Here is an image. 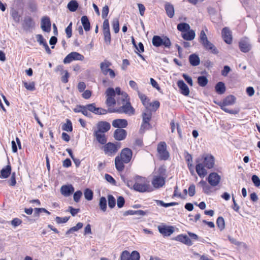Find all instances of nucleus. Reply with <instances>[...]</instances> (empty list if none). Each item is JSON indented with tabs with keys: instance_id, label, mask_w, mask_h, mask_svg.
<instances>
[{
	"instance_id": "1",
	"label": "nucleus",
	"mask_w": 260,
	"mask_h": 260,
	"mask_svg": "<svg viewBox=\"0 0 260 260\" xmlns=\"http://www.w3.org/2000/svg\"><path fill=\"white\" fill-rule=\"evenodd\" d=\"M196 161L197 163L196 172L199 177L203 178L207 174V171L205 168L210 169L214 167L215 158L211 154H205L202 155L201 159L198 158Z\"/></svg>"
},
{
	"instance_id": "2",
	"label": "nucleus",
	"mask_w": 260,
	"mask_h": 260,
	"mask_svg": "<svg viewBox=\"0 0 260 260\" xmlns=\"http://www.w3.org/2000/svg\"><path fill=\"white\" fill-rule=\"evenodd\" d=\"M126 184L128 187L140 192L152 190L149 181L146 178L139 175L136 176L133 180H127Z\"/></svg>"
},
{
	"instance_id": "3",
	"label": "nucleus",
	"mask_w": 260,
	"mask_h": 260,
	"mask_svg": "<svg viewBox=\"0 0 260 260\" xmlns=\"http://www.w3.org/2000/svg\"><path fill=\"white\" fill-rule=\"evenodd\" d=\"M133 152L128 148L122 149L119 155L115 158V165L116 169L119 172L122 171L124 169V164H128L132 159Z\"/></svg>"
},
{
	"instance_id": "4",
	"label": "nucleus",
	"mask_w": 260,
	"mask_h": 260,
	"mask_svg": "<svg viewBox=\"0 0 260 260\" xmlns=\"http://www.w3.org/2000/svg\"><path fill=\"white\" fill-rule=\"evenodd\" d=\"M138 96L143 105L145 107L147 111H156L160 106V103L158 101L150 102V99L144 94L138 91Z\"/></svg>"
},
{
	"instance_id": "5",
	"label": "nucleus",
	"mask_w": 260,
	"mask_h": 260,
	"mask_svg": "<svg viewBox=\"0 0 260 260\" xmlns=\"http://www.w3.org/2000/svg\"><path fill=\"white\" fill-rule=\"evenodd\" d=\"M110 113H124L128 115V116H132L135 114V110L132 106L131 103L129 101L126 102L125 103H122V105L117 109H109Z\"/></svg>"
},
{
	"instance_id": "6",
	"label": "nucleus",
	"mask_w": 260,
	"mask_h": 260,
	"mask_svg": "<svg viewBox=\"0 0 260 260\" xmlns=\"http://www.w3.org/2000/svg\"><path fill=\"white\" fill-rule=\"evenodd\" d=\"M112 64V62L109 60L104 59L100 63V67L102 73L104 76L109 75L110 78L113 79L115 78L116 75L115 71L110 68Z\"/></svg>"
},
{
	"instance_id": "7",
	"label": "nucleus",
	"mask_w": 260,
	"mask_h": 260,
	"mask_svg": "<svg viewBox=\"0 0 260 260\" xmlns=\"http://www.w3.org/2000/svg\"><path fill=\"white\" fill-rule=\"evenodd\" d=\"M120 148V143L108 142L102 147V149L106 155L113 156L116 154Z\"/></svg>"
},
{
	"instance_id": "8",
	"label": "nucleus",
	"mask_w": 260,
	"mask_h": 260,
	"mask_svg": "<svg viewBox=\"0 0 260 260\" xmlns=\"http://www.w3.org/2000/svg\"><path fill=\"white\" fill-rule=\"evenodd\" d=\"M153 174V186L156 188L162 186V167H160L157 170H155Z\"/></svg>"
},
{
	"instance_id": "9",
	"label": "nucleus",
	"mask_w": 260,
	"mask_h": 260,
	"mask_svg": "<svg viewBox=\"0 0 260 260\" xmlns=\"http://www.w3.org/2000/svg\"><path fill=\"white\" fill-rule=\"evenodd\" d=\"M106 104L108 107L114 106L116 104L115 99V92L113 88L109 87L106 91Z\"/></svg>"
},
{
	"instance_id": "10",
	"label": "nucleus",
	"mask_w": 260,
	"mask_h": 260,
	"mask_svg": "<svg viewBox=\"0 0 260 260\" xmlns=\"http://www.w3.org/2000/svg\"><path fill=\"white\" fill-rule=\"evenodd\" d=\"M102 30L104 37L105 42L107 44L109 45L111 43V37L108 19L104 20L103 23Z\"/></svg>"
},
{
	"instance_id": "11",
	"label": "nucleus",
	"mask_w": 260,
	"mask_h": 260,
	"mask_svg": "<svg viewBox=\"0 0 260 260\" xmlns=\"http://www.w3.org/2000/svg\"><path fill=\"white\" fill-rule=\"evenodd\" d=\"M84 57L81 54L77 52H72L68 54L63 59V63L65 64L70 63L73 60L82 61Z\"/></svg>"
},
{
	"instance_id": "12",
	"label": "nucleus",
	"mask_w": 260,
	"mask_h": 260,
	"mask_svg": "<svg viewBox=\"0 0 260 260\" xmlns=\"http://www.w3.org/2000/svg\"><path fill=\"white\" fill-rule=\"evenodd\" d=\"M239 47L241 51L246 53L250 50L251 45L249 40L247 38H243L240 40Z\"/></svg>"
},
{
	"instance_id": "13",
	"label": "nucleus",
	"mask_w": 260,
	"mask_h": 260,
	"mask_svg": "<svg viewBox=\"0 0 260 260\" xmlns=\"http://www.w3.org/2000/svg\"><path fill=\"white\" fill-rule=\"evenodd\" d=\"M221 177L216 172H213L209 174L207 180L212 186H217L220 182Z\"/></svg>"
},
{
	"instance_id": "14",
	"label": "nucleus",
	"mask_w": 260,
	"mask_h": 260,
	"mask_svg": "<svg viewBox=\"0 0 260 260\" xmlns=\"http://www.w3.org/2000/svg\"><path fill=\"white\" fill-rule=\"evenodd\" d=\"M111 128L110 124L107 122L101 121L97 123V130L95 132L105 133L108 132Z\"/></svg>"
},
{
	"instance_id": "15",
	"label": "nucleus",
	"mask_w": 260,
	"mask_h": 260,
	"mask_svg": "<svg viewBox=\"0 0 260 260\" xmlns=\"http://www.w3.org/2000/svg\"><path fill=\"white\" fill-rule=\"evenodd\" d=\"M51 21L48 17H43L41 19V27L42 29L47 32L51 30Z\"/></svg>"
},
{
	"instance_id": "16",
	"label": "nucleus",
	"mask_w": 260,
	"mask_h": 260,
	"mask_svg": "<svg viewBox=\"0 0 260 260\" xmlns=\"http://www.w3.org/2000/svg\"><path fill=\"white\" fill-rule=\"evenodd\" d=\"M127 135L126 131L122 128H117L115 130L113 137L118 141H121L125 139Z\"/></svg>"
},
{
	"instance_id": "17",
	"label": "nucleus",
	"mask_w": 260,
	"mask_h": 260,
	"mask_svg": "<svg viewBox=\"0 0 260 260\" xmlns=\"http://www.w3.org/2000/svg\"><path fill=\"white\" fill-rule=\"evenodd\" d=\"M173 240L180 242L187 246H191L193 244L190 238L185 235L180 234L173 238Z\"/></svg>"
},
{
	"instance_id": "18",
	"label": "nucleus",
	"mask_w": 260,
	"mask_h": 260,
	"mask_svg": "<svg viewBox=\"0 0 260 260\" xmlns=\"http://www.w3.org/2000/svg\"><path fill=\"white\" fill-rule=\"evenodd\" d=\"M221 34L224 42L228 44H231L232 42V36L231 30L228 27H224L222 30Z\"/></svg>"
},
{
	"instance_id": "19",
	"label": "nucleus",
	"mask_w": 260,
	"mask_h": 260,
	"mask_svg": "<svg viewBox=\"0 0 260 260\" xmlns=\"http://www.w3.org/2000/svg\"><path fill=\"white\" fill-rule=\"evenodd\" d=\"M112 126L115 128H122L127 127V121L124 119H116L113 120Z\"/></svg>"
},
{
	"instance_id": "20",
	"label": "nucleus",
	"mask_w": 260,
	"mask_h": 260,
	"mask_svg": "<svg viewBox=\"0 0 260 260\" xmlns=\"http://www.w3.org/2000/svg\"><path fill=\"white\" fill-rule=\"evenodd\" d=\"M177 86L179 88L180 93L185 95L187 96L189 94V89L187 85L183 80H179L177 83Z\"/></svg>"
},
{
	"instance_id": "21",
	"label": "nucleus",
	"mask_w": 260,
	"mask_h": 260,
	"mask_svg": "<svg viewBox=\"0 0 260 260\" xmlns=\"http://www.w3.org/2000/svg\"><path fill=\"white\" fill-rule=\"evenodd\" d=\"M74 188L72 185H64L60 188V192L64 197H69L73 193Z\"/></svg>"
},
{
	"instance_id": "22",
	"label": "nucleus",
	"mask_w": 260,
	"mask_h": 260,
	"mask_svg": "<svg viewBox=\"0 0 260 260\" xmlns=\"http://www.w3.org/2000/svg\"><path fill=\"white\" fill-rule=\"evenodd\" d=\"M35 23L33 19L30 16L25 17L22 23V26L24 29H28L34 27Z\"/></svg>"
},
{
	"instance_id": "23",
	"label": "nucleus",
	"mask_w": 260,
	"mask_h": 260,
	"mask_svg": "<svg viewBox=\"0 0 260 260\" xmlns=\"http://www.w3.org/2000/svg\"><path fill=\"white\" fill-rule=\"evenodd\" d=\"M202 45L206 50L210 51L213 54H217L218 53V51L216 47L209 40L204 42Z\"/></svg>"
},
{
	"instance_id": "24",
	"label": "nucleus",
	"mask_w": 260,
	"mask_h": 260,
	"mask_svg": "<svg viewBox=\"0 0 260 260\" xmlns=\"http://www.w3.org/2000/svg\"><path fill=\"white\" fill-rule=\"evenodd\" d=\"M12 171L11 166L9 163L5 167L3 168L0 172V178H7L11 174Z\"/></svg>"
},
{
	"instance_id": "25",
	"label": "nucleus",
	"mask_w": 260,
	"mask_h": 260,
	"mask_svg": "<svg viewBox=\"0 0 260 260\" xmlns=\"http://www.w3.org/2000/svg\"><path fill=\"white\" fill-rule=\"evenodd\" d=\"M196 34L193 30L189 29L183 33H181V37L186 41H191L195 38Z\"/></svg>"
},
{
	"instance_id": "26",
	"label": "nucleus",
	"mask_w": 260,
	"mask_h": 260,
	"mask_svg": "<svg viewBox=\"0 0 260 260\" xmlns=\"http://www.w3.org/2000/svg\"><path fill=\"white\" fill-rule=\"evenodd\" d=\"M165 9L167 16L170 18H173L175 13L174 6L169 3H166L165 5Z\"/></svg>"
},
{
	"instance_id": "27",
	"label": "nucleus",
	"mask_w": 260,
	"mask_h": 260,
	"mask_svg": "<svg viewBox=\"0 0 260 260\" xmlns=\"http://www.w3.org/2000/svg\"><path fill=\"white\" fill-rule=\"evenodd\" d=\"M94 136L96 138V140L101 144H105L107 142V138L104 133L98 132H94Z\"/></svg>"
},
{
	"instance_id": "28",
	"label": "nucleus",
	"mask_w": 260,
	"mask_h": 260,
	"mask_svg": "<svg viewBox=\"0 0 260 260\" xmlns=\"http://www.w3.org/2000/svg\"><path fill=\"white\" fill-rule=\"evenodd\" d=\"M189 61L192 66H197L200 63V59L198 55L192 54L189 56Z\"/></svg>"
},
{
	"instance_id": "29",
	"label": "nucleus",
	"mask_w": 260,
	"mask_h": 260,
	"mask_svg": "<svg viewBox=\"0 0 260 260\" xmlns=\"http://www.w3.org/2000/svg\"><path fill=\"white\" fill-rule=\"evenodd\" d=\"M82 24L84 30L88 31L90 29V23L88 17L86 16H83L81 19Z\"/></svg>"
},
{
	"instance_id": "30",
	"label": "nucleus",
	"mask_w": 260,
	"mask_h": 260,
	"mask_svg": "<svg viewBox=\"0 0 260 260\" xmlns=\"http://www.w3.org/2000/svg\"><path fill=\"white\" fill-rule=\"evenodd\" d=\"M215 89L218 94H223L225 91V86L224 84L222 82H218L215 86Z\"/></svg>"
},
{
	"instance_id": "31",
	"label": "nucleus",
	"mask_w": 260,
	"mask_h": 260,
	"mask_svg": "<svg viewBox=\"0 0 260 260\" xmlns=\"http://www.w3.org/2000/svg\"><path fill=\"white\" fill-rule=\"evenodd\" d=\"M236 99V98L234 95H230L226 96L221 103L227 106L232 105L235 103Z\"/></svg>"
},
{
	"instance_id": "32",
	"label": "nucleus",
	"mask_w": 260,
	"mask_h": 260,
	"mask_svg": "<svg viewBox=\"0 0 260 260\" xmlns=\"http://www.w3.org/2000/svg\"><path fill=\"white\" fill-rule=\"evenodd\" d=\"M79 7V4L76 1H71L67 5L68 9L71 12H75Z\"/></svg>"
},
{
	"instance_id": "33",
	"label": "nucleus",
	"mask_w": 260,
	"mask_h": 260,
	"mask_svg": "<svg viewBox=\"0 0 260 260\" xmlns=\"http://www.w3.org/2000/svg\"><path fill=\"white\" fill-rule=\"evenodd\" d=\"M175 231V227L164 225V236H169Z\"/></svg>"
},
{
	"instance_id": "34",
	"label": "nucleus",
	"mask_w": 260,
	"mask_h": 260,
	"mask_svg": "<svg viewBox=\"0 0 260 260\" xmlns=\"http://www.w3.org/2000/svg\"><path fill=\"white\" fill-rule=\"evenodd\" d=\"M154 46L159 47L162 45V38L158 36H153L152 40Z\"/></svg>"
},
{
	"instance_id": "35",
	"label": "nucleus",
	"mask_w": 260,
	"mask_h": 260,
	"mask_svg": "<svg viewBox=\"0 0 260 260\" xmlns=\"http://www.w3.org/2000/svg\"><path fill=\"white\" fill-rule=\"evenodd\" d=\"M190 26L186 23H180L177 25V29L180 31L181 33H183L190 29Z\"/></svg>"
},
{
	"instance_id": "36",
	"label": "nucleus",
	"mask_w": 260,
	"mask_h": 260,
	"mask_svg": "<svg viewBox=\"0 0 260 260\" xmlns=\"http://www.w3.org/2000/svg\"><path fill=\"white\" fill-rule=\"evenodd\" d=\"M217 104L219 106H220V108L223 111H224V112H225L226 113L232 114H238V113L239 112L238 110H229V109H228L225 107L227 105L222 104L221 102H219Z\"/></svg>"
},
{
	"instance_id": "37",
	"label": "nucleus",
	"mask_w": 260,
	"mask_h": 260,
	"mask_svg": "<svg viewBox=\"0 0 260 260\" xmlns=\"http://www.w3.org/2000/svg\"><path fill=\"white\" fill-rule=\"evenodd\" d=\"M27 6L28 9L31 12H35L37 10V5L35 0H29Z\"/></svg>"
},
{
	"instance_id": "38",
	"label": "nucleus",
	"mask_w": 260,
	"mask_h": 260,
	"mask_svg": "<svg viewBox=\"0 0 260 260\" xmlns=\"http://www.w3.org/2000/svg\"><path fill=\"white\" fill-rule=\"evenodd\" d=\"M62 129L63 131L69 132H71L73 131L72 123L70 120L69 119L66 120V123L62 125Z\"/></svg>"
},
{
	"instance_id": "39",
	"label": "nucleus",
	"mask_w": 260,
	"mask_h": 260,
	"mask_svg": "<svg viewBox=\"0 0 260 260\" xmlns=\"http://www.w3.org/2000/svg\"><path fill=\"white\" fill-rule=\"evenodd\" d=\"M99 206L101 210L105 212L107 210V200L105 197H102L100 199Z\"/></svg>"
},
{
	"instance_id": "40",
	"label": "nucleus",
	"mask_w": 260,
	"mask_h": 260,
	"mask_svg": "<svg viewBox=\"0 0 260 260\" xmlns=\"http://www.w3.org/2000/svg\"><path fill=\"white\" fill-rule=\"evenodd\" d=\"M11 15L13 19V20L16 22L19 23L20 21L21 16L19 14V12L16 10H13L11 12Z\"/></svg>"
},
{
	"instance_id": "41",
	"label": "nucleus",
	"mask_w": 260,
	"mask_h": 260,
	"mask_svg": "<svg viewBox=\"0 0 260 260\" xmlns=\"http://www.w3.org/2000/svg\"><path fill=\"white\" fill-rule=\"evenodd\" d=\"M151 127V126L150 123L142 121V123L140 128V133L141 134L144 133L146 130L149 129Z\"/></svg>"
},
{
	"instance_id": "42",
	"label": "nucleus",
	"mask_w": 260,
	"mask_h": 260,
	"mask_svg": "<svg viewBox=\"0 0 260 260\" xmlns=\"http://www.w3.org/2000/svg\"><path fill=\"white\" fill-rule=\"evenodd\" d=\"M84 195L87 200L91 201L93 199V192L91 189L86 188L84 190Z\"/></svg>"
},
{
	"instance_id": "43",
	"label": "nucleus",
	"mask_w": 260,
	"mask_h": 260,
	"mask_svg": "<svg viewBox=\"0 0 260 260\" xmlns=\"http://www.w3.org/2000/svg\"><path fill=\"white\" fill-rule=\"evenodd\" d=\"M112 27L115 34H117L119 31V22L118 18L113 19L112 22Z\"/></svg>"
},
{
	"instance_id": "44",
	"label": "nucleus",
	"mask_w": 260,
	"mask_h": 260,
	"mask_svg": "<svg viewBox=\"0 0 260 260\" xmlns=\"http://www.w3.org/2000/svg\"><path fill=\"white\" fill-rule=\"evenodd\" d=\"M108 201V206L111 209L113 208L116 205V200L114 197L111 195L109 194L107 197Z\"/></svg>"
},
{
	"instance_id": "45",
	"label": "nucleus",
	"mask_w": 260,
	"mask_h": 260,
	"mask_svg": "<svg viewBox=\"0 0 260 260\" xmlns=\"http://www.w3.org/2000/svg\"><path fill=\"white\" fill-rule=\"evenodd\" d=\"M198 82L200 86L204 87L208 83V79L205 76H200L198 78Z\"/></svg>"
},
{
	"instance_id": "46",
	"label": "nucleus",
	"mask_w": 260,
	"mask_h": 260,
	"mask_svg": "<svg viewBox=\"0 0 260 260\" xmlns=\"http://www.w3.org/2000/svg\"><path fill=\"white\" fill-rule=\"evenodd\" d=\"M23 85L25 88L29 91H34L36 89L35 83L34 82H23Z\"/></svg>"
},
{
	"instance_id": "47",
	"label": "nucleus",
	"mask_w": 260,
	"mask_h": 260,
	"mask_svg": "<svg viewBox=\"0 0 260 260\" xmlns=\"http://www.w3.org/2000/svg\"><path fill=\"white\" fill-rule=\"evenodd\" d=\"M152 113L151 112L146 111L142 114L143 121L150 123L151 119Z\"/></svg>"
},
{
	"instance_id": "48",
	"label": "nucleus",
	"mask_w": 260,
	"mask_h": 260,
	"mask_svg": "<svg viewBox=\"0 0 260 260\" xmlns=\"http://www.w3.org/2000/svg\"><path fill=\"white\" fill-rule=\"evenodd\" d=\"M216 223L220 230H222L225 228V223L224 218L222 217H218L217 219Z\"/></svg>"
},
{
	"instance_id": "49",
	"label": "nucleus",
	"mask_w": 260,
	"mask_h": 260,
	"mask_svg": "<svg viewBox=\"0 0 260 260\" xmlns=\"http://www.w3.org/2000/svg\"><path fill=\"white\" fill-rule=\"evenodd\" d=\"M120 260H131L130 253L127 251H123L120 254Z\"/></svg>"
},
{
	"instance_id": "50",
	"label": "nucleus",
	"mask_w": 260,
	"mask_h": 260,
	"mask_svg": "<svg viewBox=\"0 0 260 260\" xmlns=\"http://www.w3.org/2000/svg\"><path fill=\"white\" fill-rule=\"evenodd\" d=\"M109 109H111L109 108L108 110H106L102 108H96L94 114L98 115H105L108 113H110Z\"/></svg>"
},
{
	"instance_id": "51",
	"label": "nucleus",
	"mask_w": 260,
	"mask_h": 260,
	"mask_svg": "<svg viewBox=\"0 0 260 260\" xmlns=\"http://www.w3.org/2000/svg\"><path fill=\"white\" fill-rule=\"evenodd\" d=\"M120 100L122 103H125L126 102L129 101V98L128 94L125 92H122L121 95L118 98V101Z\"/></svg>"
},
{
	"instance_id": "52",
	"label": "nucleus",
	"mask_w": 260,
	"mask_h": 260,
	"mask_svg": "<svg viewBox=\"0 0 260 260\" xmlns=\"http://www.w3.org/2000/svg\"><path fill=\"white\" fill-rule=\"evenodd\" d=\"M109 12V9L108 6L106 5L105 6L102 11V17L103 19H104V20L108 19L107 18L108 13Z\"/></svg>"
},
{
	"instance_id": "53",
	"label": "nucleus",
	"mask_w": 260,
	"mask_h": 260,
	"mask_svg": "<svg viewBox=\"0 0 260 260\" xmlns=\"http://www.w3.org/2000/svg\"><path fill=\"white\" fill-rule=\"evenodd\" d=\"M208 40L207 37L204 30H202L200 32L199 42L203 44L204 42L207 41Z\"/></svg>"
},
{
	"instance_id": "54",
	"label": "nucleus",
	"mask_w": 260,
	"mask_h": 260,
	"mask_svg": "<svg viewBox=\"0 0 260 260\" xmlns=\"http://www.w3.org/2000/svg\"><path fill=\"white\" fill-rule=\"evenodd\" d=\"M130 255L131 260H140V254L137 251H133Z\"/></svg>"
},
{
	"instance_id": "55",
	"label": "nucleus",
	"mask_w": 260,
	"mask_h": 260,
	"mask_svg": "<svg viewBox=\"0 0 260 260\" xmlns=\"http://www.w3.org/2000/svg\"><path fill=\"white\" fill-rule=\"evenodd\" d=\"M66 32L68 38H70L72 35V23L71 22L66 28Z\"/></svg>"
},
{
	"instance_id": "56",
	"label": "nucleus",
	"mask_w": 260,
	"mask_h": 260,
	"mask_svg": "<svg viewBox=\"0 0 260 260\" xmlns=\"http://www.w3.org/2000/svg\"><path fill=\"white\" fill-rule=\"evenodd\" d=\"M83 223L81 222H78L75 226L71 228L68 232L67 233H70L72 231L76 232L78 231L79 229L83 227Z\"/></svg>"
},
{
	"instance_id": "57",
	"label": "nucleus",
	"mask_w": 260,
	"mask_h": 260,
	"mask_svg": "<svg viewBox=\"0 0 260 260\" xmlns=\"http://www.w3.org/2000/svg\"><path fill=\"white\" fill-rule=\"evenodd\" d=\"M82 196V192L80 190L76 191L74 194V200L78 203Z\"/></svg>"
},
{
	"instance_id": "58",
	"label": "nucleus",
	"mask_w": 260,
	"mask_h": 260,
	"mask_svg": "<svg viewBox=\"0 0 260 260\" xmlns=\"http://www.w3.org/2000/svg\"><path fill=\"white\" fill-rule=\"evenodd\" d=\"M252 181L256 187L260 186V179L256 175H253L251 178Z\"/></svg>"
},
{
	"instance_id": "59",
	"label": "nucleus",
	"mask_w": 260,
	"mask_h": 260,
	"mask_svg": "<svg viewBox=\"0 0 260 260\" xmlns=\"http://www.w3.org/2000/svg\"><path fill=\"white\" fill-rule=\"evenodd\" d=\"M117 202L118 207L119 208H122L124 206L125 203V200L124 198L122 196L118 197L117 200Z\"/></svg>"
},
{
	"instance_id": "60",
	"label": "nucleus",
	"mask_w": 260,
	"mask_h": 260,
	"mask_svg": "<svg viewBox=\"0 0 260 260\" xmlns=\"http://www.w3.org/2000/svg\"><path fill=\"white\" fill-rule=\"evenodd\" d=\"M69 219V217H60L57 216L55 218V221L58 224H60L61 223H66L68 221Z\"/></svg>"
},
{
	"instance_id": "61",
	"label": "nucleus",
	"mask_w": 260,
	"mask_h": 260,
	"mask_svg": "<svg viewBox=\"0 0 260 260\" xmlns=\"http://www.w3.org/2000/svg\"><path fill=\"white\" fill-rule=\"evenodd\" d=\"M41 212H44V213L47 214L48 215H50V212H49L48 211H47L45 208H36L35 209V214L36 215H39V214Z\"/></svg>"
},
{
	"instance_id": "62",
	"label": "nucleus",
	"mask_w": 260,
	"mask_h": 260,
	"mask_svg": "<svg viewBox=\"0 0 260 260\" xmlns=\"http://www.w3.org/2000/svg\"><path fill=\"white\" fill-rule=\"evenodd\" d=\"M16 184V178H15V173H13L12 174L10 180L9 181V185L11 186H14Z\"/></svg>"
},
{
	"instance_id": "63",
	"label": "nucleus",
	"mask_w": 260,
	"mask_h": 260,
	"mask_svg": "<svg viewBox=\"0 0 260 260\" xmlns=\"http://www.w3.org/2000/svg\"><path fill=\"white\" fill-rule=\"evenodd\" d=\"M150 80V83L152 87L155 88L158 91H160L161 89L157 82L152 78H151Z\"/></svg>"
},
{
	"instance_id": "64",
	"label": "nucleus",
	"mask_w": 260,
	"mask_h": 260,
	"mask_svg": "<svg viewBox=\"0 0 260 260\" xmlns=\"http://www.w3.org/2000/svg\"><path fill=\"white\" fill-rule=\"evenodd\" d=\"M22 222V220L18 218H15L11 221V224L14 227L20 225Z\"/></svg>"
}]
</instances>
